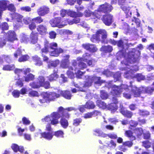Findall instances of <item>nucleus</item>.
<instances>
[{
    "label": "nucleus",
    "instance_id": "nucleus-1",
    "mask_svg": "<svg viewBox=\"0 0 154 154\" xmlns=\"http://www.w3.org/2000/svg\"><path fill=\"white\" fill-rule=\"evenodd\" d=\"M140 54L139 51L136 50L135 49H133L132 51L129 52L128 58H126V56L124 55L122 51H119L116 54L117 59L118 60H120L122 57H124L125 59V60L121 62L122 64L124 63L126 66L125 70L127 72H125L124 74L125 78L130 79L135 77L138 81L144 79L145 76L141 74H137L135 75H134V72L138 70V67L135 65L134 66L131 65L133 63H138L139 57Z\"/></svg>",
    "mask_w": 154,
    "mask_h": 154
},
{
    "label": "nucleus",
    "instance_id": "nucleus-2",
    "mask_svg": "<svg viewBox=\"0 0 154 154\" xmlns=\"http://www.w3.org/2000/svg\"><path fill=\"white\" fill-rule=\"evenodd\" d=\"M109 86L112 88V91L111 92V93L113 96H118L122 92L125 91L126 92H124L123 93L124 97L127 99H130L131 97V94L127 92L129 91L130 89L131 91L135 97L134 94L132 91V89L133 87L135 86H133L132 84V82H130V85L129 86L126 85H122L120 86H117L115 85H112L111 83L109 84Z\"/></svg>",
    "mask_w": 154,
    "mask_h": 154
},
{
    "label": "nucleus",
    "instance_id": "nucleus-3",
    "mask_svg": "<svg viewBox=\"0 0 154 154\" xmlns=\"http://www.w3.org/2000/svg\"><path fill=\"white\" fill-rule=\"evenodd\" d=\"M63 108L60 107L59 108L58 112H53L50 115H48L45 117L44 118L42 119V122H51V125H55L59 123L58 119L61 116Z\"/></svg>",
    "mask_w": 154,
    "mask_h": 154
},
{
    "label": "nucleus",
    "instance_id": "nucleus-4",
    "mask_svg": "<svg viewBox=\"0 0 154 154\" xmlns=\"http://www.w3.org/2000/svg\"><path fill=\"white\" fill-rule=\"evenodd\" d=\"M60 94L68 99H70L72 96L69 91H62L61 90L58 91L57 94L54 92H45L44 96L46 97L48 100H53L55 98L59 97L60 96Z\"/></svg>",
    "mask_w": 154,
    "mask_h": 154
},
{
    "label": "nucleus",
    "instance_id": "nucleus-5",
    "mask_svg": "<svg viewBox=\"0 0 154 154\" xmlns=\"http://www.w3.org/2000/svg\"><path fill=\"white\" fill-rule=\"evenodd\" d=\"M107 36L106 32L105 30L100 29L97 31L96 34L92 35L91 40L94 42H98L100 41L102 43H106Z\"/></svg>",
    "mask_w": 154,
    "mask_h": 154
},
{
    "label": "nucleus",
    "instance_id": "nucleus-6",
    "mask_svg": "<svg viewBox=\"0 0 154 154\" xmlns=\"http://www.w3.org/2000/svg\"><path fill=\"white\" fill-rule=\"evenodd\" d=\"M45 45H48L47 49H49L50 51L48 52L50 53L51 56H58L59 54L63 52V50L60 48H57V44L55 43H52L50 44L47 41L45 42Z\"/></svg>",
    "mask_w": 154,
    "mask_h": 154
},
{
    "label": "nucleus",
    "instance_id": "nucleus-7",
    "mask_svg": "<svg viewBox=\"0 0 154 154\" xmlns=\"http://www.w3.org/2000/svg\"><path fill=\"white\" fill-rule=\"evenodd\" d=\"M154 91L153 87H148L146 88H141L138 89L136 86H134L132 89V91L134 94L135 97H139L140 94L142 93L146 92L150 94Z\"/></svg>",
    "mask_w": 154,
    "mask_h": 154
},
{
    "label": "nucleus",
    "instance_id": "nucleus-8",
    "mask_svg": "<svg viewBox=\"0 0 154 154\" xmlns=\"http://www.w3.org/2000/svg\"><path fill=\"white\" fill-rule=\"evenodd\" d=\"M88 80L85 82L84 87H89L91 86L93 82H94L95 84H97L100 85L103 83V81L100 79V78L96 76H87Z\"/></svg>",
    "mask_w": 154,
    "mask_h": 154
},
{
    "label": "nucleus",
    "instance_id": "nucleus-9",
    "mask_svg": "<svg viewBox=\"0 0 154 154\" xmlns=\"http://www.w3.org/2000/svg\"><path fill=\"white\" fill-rule=\"evenodd\" d=\"M66 21V20L61 21V18L59 17L52 19L50 22L52 27H57L59 28H62L67 25V22Z\"/></svg>",
    "mask_w": 154,
    "mask_h": 154
},
{
    "label": "nucleus",
    "instance_id": "nucleus-10",
    "mask_svg": "<svg viewBox=\"0 0 154 154\" xmlns=\"http://www.w3.org/2000/svg\"><path fill=\"white\" fill-rule=\"evenodd\" d=\"M61 119L60 124L64 128H66L68 126L69 123L67 120L66 118L68 119L69 117V114L66 113V109L63 108V110L61 114Z\"/></svg>",
    "mask_w": 154,
    "mask_h": 154
},
{
    "label": "nucleus",
    "instance_id": "nucleus-11",
    "mask_svg": "<svg viewBox=\"0 0 154 154\" xmlns=\"http://www.w3.org/2000/svg\"><path fill=\"white\" fill-rule=\"evenodd\" d=\"M125 0H119V3L121 5V9L127 15V17H130L131 15V12L130 11V8L125 3Z\"/></svg>",
    "mask_w": 154,
    "mask_h": 154
},
{
    "label": "nucleus",
    "instance_id": "nucleus-12",
    "mask_svg": "<svg viewBox=\"0 0 154 154\" xmlns=\"http://www.w3.org/2000/svg\"><path fill=\"white\" fill-rule=\"evenodd\" d=\"M112 7L111 5L109 4L106 3L100 5L97 11L99 12L100 14H101L100 12L104 13L109 12L112 11ZM97 13H98V12H97Z\"/></svg>",
    "mask_w": 154,
    "mask_h": 154
},
{
    "label": "nucleus",
    "instance_id": "nucleus-13",
    "mask_svg": "<svg viewBox=\"0 0 154 154\" xmlns=\"http://www.w3.org/2000/svg\"><path fill=\"white\" fill-rule=\"evenodd\" d=\"M13 17L18 22H23L26 24H28L30 21L29 17H25L23 18V16L18 14H15L13 15Z\"/></svg>",
    "mask_w": 154,
    "mask_h": 154
},
{
    "label": "nucleus",
    "instance_id": "nucleus-14",
    "mask_svg": "<svg viewBox=\"0 0 154 154\" xmlns=\"http://www.w3.org/2000/svg\"><path fill=\"white\" fill-rule=\"evenodd\" d=\"M98 12L97 11H95L94 12H92L90 11L85 10L84 12L85 16L86 17H91L92 19H95L97 18L100 19L101 17V15L99 12Z\"/></svg>",
    "mask_w": 154,
    "mask_h": 154
},
{
    "label": "nucleus",
    "instance_id": "nucleus-15",
    "mask_svg": "<svg viewBox=\"0 0 154 154\" xmlns=\"http://www.w3.org/2000/svg\"><path fill=\"white\" fill-rule=\"evenodd\" d=\"M102 20L104 23L107 26H109L113 22V17L110 14L104 15Z\"/></svg>",
    "mask_w": 154,
    "mask_h": 154
},
{
    "label": "nucleus",
    "instance_id": "nucleus-16",
    "mask_svg": "<svg viewBox=\"0 0 154 154\" xmlns=\"http://www.w3.org/2000/svg\"><path fill=\"white\" fill-rule=\"evenodd\" d=\"M6 37L7 40L11 42L17 39L16 34L14 31H9L6 34Z\"/></svg>",
    "mask_w": 154,
    "mask_h": 154
},
{
    "label": "nucleus",
    "instance_id": "nucleus-17",
    "mask_svg": "<svg viewBox=\"0 0 154 154\" xmlns=\"http://www.w3.org/2000/svg\"><path fill=\"white\" fill-rule=\"evenodd\" d=\"M38 34L37 32L32 31L30 35V39L31 43L34 44L36 43L38 40Z\"/></svg>",
    "mask_w": 154,
    "mask_h": 154
},
{
    "label": "nucleus",
    "instance_id": "nucleus-18",
    "mask_svg": "<svg viewBox=\"0 0 154 154\" xmlns=\"http://www.w3.org/2000/svg\"><path fill=\"white\" fill-rule=\"evenodd\" d=\"M49 11V8L45 6H42L37 10L38 14L41 16H43L48 14Z\"/></svg>",
    "mask_w": 154,
    "mask_h": 154
},
{
    "label": "nucleus",
    "instance_id": "nucleus-19",
    "mask_svg": "<svg viewBox=\"0 0 154 154\" xmlns=\"http://www.w3.org/2000/svg\"><path fill=\"white\" fill-rule=\"evenodd\" d=\"M47 28L45 26L40 25L38 26L37 30L40 34L41 35L46 34L47 32Z\"/></svg>",
    "mask_w": 154,
    "mask_h": 154
},
{
    "label": "nucleus",
    "instance_id": "nucleus-20",
    "mask_svg": "<svg viewBox=\"0 0 154 154\" xmlns=\"http://www.w3.org/2000/svg\"><path fill=\"white\" fill-rule=\"evenodd\" d=\"M48 45H45L44 48L42 49L41 50V53L42 56L43 57V60L45 61H47L48 60V58L46 56L45 54L50 51L49 49H47V47Z\"/></svg>",
    "mask_w": 154,
    "mask_h": 154
},
{
    "label": "nucleus",
    "instance_id": "nucleus-21",
    "mask_svg": "<svg viewBox=\"0 0 154 154\" xmlns=\"http://www.w3.org/2000/svg\"><path fill=\"white\" fill-rule=\"evenodd\" d=\"M40 134H41V137H42L48 140L51 139L54 135L52 131H50L48 132H44Z\"/></svg>",
    "mask_w": 154,
    "mask_h": 154
},
{
    "label": "nucleus",
    "instance_id": "nucleus-22",
    "mask_svg": "<svg viewBox=\"0 0 154 154\" xmlns=\"http://www.w3.org/2000/svg\"><path fill=\"white\" fill-rule=\"evenodd\" d=\"M113 101L114 103H111L109 105V109L112 111H115L118 108V106L116 105L117 103V99L114 97H113Z\"/></svg>",
    "mask_w": 154,
    "mask_h": 154
},
{
    "label": "nucleus",
    "instance_id": "nucleus-23",
    "mask_svg": "<svg viewBox=\"0 0 154 154\" xmlns=\"http://www.w3.org/2000/svg\"><path fill=\"white\" fill-rule=\"evenodd\" d=\"M120 107H121V109L120 110V112L124 115L125 116L129 118H131L132 116V113L129 111L125 110L122 108V106H121V104H120Z\"/></svg>",
    "mask_w": 154,
    "mask_h": 154
},
{
    "label": "nucleus",
    "instance_id": "nucleus-24",
    "mask_svg": "<svg viewBox=\"0 0 154 154\" xmlns=\"http://www.w3.org/2000/svg\"><path fill=\"white\" fill-rule=\"evenodd\" d=\"M11 147L14 152H16L18 151L20 153H22L24 150V148L23 146H19L16 144H13Z\"/></svg>",
    "mask_w": 154,
    "mask_h": 154
},
{
    "label": "nucleus",
    "instance_id": "nucleus-25",
    "mask_svg": "<svg viewBox=\"0 0 154 154\" xmlns=\"http://www.w3.org/2000/svg\"><path fill=\"white\" fill-rule=\"evenodd\" d=\"M100 51L110 53L113 50L112 48L110 45L103 46L100 48Z\"/></svg>",
    "mask_w": 154,
    "mask_h": 154
},
{
    "label": "nucleus",
    "instance_id": "nucleus-26",
    "mask_svg": "<svg viewBox=\"0 0 154 154\" xmlns=\"http://www.w3.org/2000/svg\"><path fill=\"white\" fill-rule=\"evenodd\" d=\"M90 57V54L88 53H86L83 55L82 58L78 57L77 59L78 60L81 61L87 62L88 60L89 59Z\"/></svg>",
    "mask_w": 154,
    "mask_h": 154
},
{
    "label": "nucleus",
    "instance_id": "nucleus-27",
    "mask_svg": "<svg viewBox=\"0 0 154 154\" xmlns=\"http://www.w3.org/2000/svg\"><path fill=\"white\" fill-rule=\"evenodd\" d=\"M125 135L126 136L130 138V139L132 140H134L135 139V136L131 131H125Z\"/></svg>",
    "mask_w": 154,
    "mask_h": 154
},
{
    "label": "nucleus",
    "instance_id": "nucleus-28",
    "mask_svg": "<svg viewBox=\"0 0 154 154\" xmlns=\"http://www.w3.org/2000/svg\"><path fill=\"white\" fill-rule=\"evenodd\" d=\"M33 59L35 62H36L35 64L37 66H40L42 65V63L41 60H40V59L37 56L35 55L33 57Z\"/></svg>",
    "mask_w": 154,
    "mask_h": 154
},
{
    "label": "nucleus",
    "instance_id": "nucleus-29",
    "mask_svg": "<svg viewBox=\"0 0 154 154\" xmlns=\"http://www.w3.org/2000/svg\"><path fill=\"white\" fill-rule=\"evenodd\" d=\"M5 1H6L8 2L7 5H6V7L5 10L6 9L7 7L8 6V9L9 10H10L11 11H15V9L14 8V6L12 4H10V5H8L9 4V2L7 1H6V0H5ZM3 11H4V10L2 11V12L1 15L0 16V19H1V18L2 14V12Z\"/></svg>",
    "mask_w": 154,
    "mask_h": 154
},
{
    "label": "nucleus",
    "instance_id": "nucleus-30",
    "mask_svg": "<svg viewBox=\"0 0 154 154\" xmlns=\"http://www.w3.org/2000/svg\"><path fill=\"white\" fill-rule=\"evenodd\" d=\"M15 68L14 64L7 65H4L3 68L4 70L11 71L13 70Z\"/></svg>",
    "mask_w": 154,
    "mask_h": 154
},
{
    "label": "nucleus",
    "instance_id": "nucleus-31",
    "mask_svg": "<svg viewBox=\"0 0 154 154\" xmlns=\"http://www.w3.org/2000/svg\"><path fill=\"white\" fill-rule=\"evenodd\" d=\"M95 106L94 103L91 101L88 102L85 105V108L88 109H93L94 108Z\"/></svg>",
    "mask_w": 154,
    "mask_h": 154
},
{
    "label": "nucleus",
    "instance_id": "nucleus-32",
    "mask_svg": "<svg viewBox=\"0 0 154 154\" xmlns=\"http://www.w3.org/2000/svg\"><path fill=\"white\" fill-rule=\"evenodd\" d=\"M97 104L98 106L100 108L103 109L106 108V103L100 100H97Z\"/></svg>",
    "mask_w": 154,
    "mask_h": 154
},
{
    "label": "nucleus",
    "instance_id": "nucleus-33",
    "mask_svg": "<svg viewBox=\"0 0 154 154\" xmlns=\"http://www.w3.org/2000/svg\"><path fill=\"white\" fill-rule=\"evenodd\" d=\"M73 68L70 67L69 68V69L67 72V75L71 79L73 78L74 77V72H73Z\"/></svg>",
    "mask_w": 154,
    "mask_h": 154
},
{
    "label": "nucleus",
    "instance_id": "nucleus-34",
    "mask_svg": "<svg viewBox=\"0 0 154 154\" xmlns=\"http://www.w3.org/2000/svg\"><path fill=\"white\" fill-rule=\"evenodd\" d=\"M80 19L78 18H75L74 19L72 20H66V22H67V23H68V24L69 25H72L74 23H75L76 24L79 22L80 21Z\"/></svg>",
    "mask_w": 154,
    "mask_h": 154
},
{
    "label": "nucleus",
    "instance_id": "nucleus-35",
    "mask_svg": "<svg viewBox=\"0 0 154 154\" xmlns=\"http://www.w3.org/2000/svg\"><path fill=\"white\" fill-rule=\"evenodd\" d=\"M34 76L32 74H29L26 76L24 77L25 81L26 82H29L34 79Z\"/></svg>",
    "mask_w": 154,
    "mask_h": 154
},
{
    "label": "nucleus",
    "instance_id": "nucleus-36",
    "mask_svg": "<svg viewBox=\"0 0 154 154\" xmlns=\"http://www.w3.org/2000/svg\"><path fill=\"white\" fill-rule=\"evenodd\" d=\"M69 64V60L67 59L66 61L62 60L61 63V66L63 68H66L68 67Z\"/></svg>",
    "mask_w": 154,
    "mask_h": 154
},
{
    "label": "nucleus",
    "instance_id": "nucleus-37",
    "mask_svg": "<svg viewBox=\"0 0 154 154\" xmlns=\"http://www.w3.org/2000/svg\"><path fill=\"white\" fill-rule=\"evenodd\" d=\"M29 41V39L27 36L24 34H23L21 36V42L26 43H27Z\"/></svg>",
    "mask_w": 154,
    "mask_h": 154
},
{
    "label": "nucleus",
    "instance_id": "nucleus-38",
    "mask_svg": "<svg viewBox=\"0 0 154 154\" xmlns=\"http://www.w3.org/2000/svg\"><path fill=\"white\" fill-rule=\"evenodd\" d=\"M58 77V75L56 72H55L53 74H51L49 76V80L50 81L55 80Z\"/></svg>",
    "mask_w": 154,
    "mask_h": 154
},
{
    "label": "nucleus",
    "instance_id": "nucleus-39",
    "mask_svg": "<svg viewBox=\"0 0 154 154\" xmlns=\"http://www.w3.org/2000/svg\"><path fill=\"white\" fill-rule=\"evenodd\" d=\"M29 58V56L27 55H24L21 56L19 59L18 61L20 62H24L27 60Z\"/></svg>",
    "mask_w": 154,
    "mask_h": 154
},
{
    "label": "nucleus",
    "instance_id": "nucleus-40",
    "mask_svg": "<svg viewBox=\"0 0 154 154\" xmlns=\"http://www.w3.org/2000/svg\"><path fill=\"white\" fill-rule=\"evenodd\" d=\"M134 132L137 136H140L143 133V130L141 128H137L135 130Z\"/></svg>",
    "mask_w": 154,
    "mask_h": 154
},
{
    "label": "nucleus",
    "instance_id": "nucleus-41",
    "mask_svg": "<svg viewBox=\"0 0 154 154\" xmlns=\"http://www.w3.org/2000/svg\"><path fill=\"white\" fill-rule=\"evenodd\" d=\"M54 134L57 137H63V133L61 131H58L55 132Z\"/></svg>",
    "mask_w": 154,
    "mask_h": 154
},
{
    "label": "nucleus",
    "instance_id": "nucleus-42",
    "mask_svg": "<svg viewBox=\"0 0 154 154\" xmlns=\"http://www.w3.org/2000/svg\"><path fill=\"white\" fill-rule=\"evenodd\" d=\"M82 121V120L80 118L76 119L73 120V125L74 126H77L79 125Z\"/></svg>",
    "mask_w": 154,
    "mask_h": 154
},
{
    "label": "nucleus",
    "instance_id": "nucleus-43",
    "mask_svg": "<svg viewBox=\"0 0 154 154\" xmlns=\"http://www.w3.org/2000/svg\"><path fill=\"white\" fill-rule=\"evenodd\" d=\"M8 24L6 22L4 23L0 26V28L3 30H7L8 29Z\"/></svg>",
    "mask_w": 154,
    "mask_h": 154
},
{
    "label": "nucleus",
    "instance_id": "nucleus-44",
    "mask_svg": "<svg viewBox=\"0 0 154 154\" xmlns=\"http://www.w3.org/2000/svg\"><path fill=\"white\" fill-rule=\"evenodd\" d=\"M77 14L76 12L73 11L68 10V12L67 13V15L72 17H76Z\"/></svg>",
    "mask_w": 154,
    "mask_h": 154
},
{
    "label": "nucleus",
    "instance_id": "nucleus-45",
    "mask_svg": "<svg viewBox=\"0 0 154 154\" xmlns=\"http://www.w3.org/2000/svg\"><path fill=\"white\" fill-rule=\"evenodd\" d=\"M38 84L40 86H42L44 83L45 79L44 77L43 76H40L38 78Z\"/></svg>",
    "mask_w": 154,
    "mask_h": 154
},
{
    "label": "nucleus",
    "instance_id": "nucleus-46",
    "mask_svg": "<svg viewBox=\"0 0 154 154\" xmlns=\"http://www.w3.org/2000/svg\"><path fill=\"white\" fill-rule=\"evenodd\" d=\"M29 96L32 97H38L39 96L38 93L35 91H31L29 93Z\"/></svg>",
    "mask_w": 154,
    "mask_h": 154
},
{
    "label": "nucleus",
    "instance_id": "nucleus-47",
    "mask_svg": "<svg viewBox=\"0 0 154 154\" xmlns=\"http://www.w3.org/2000/svg\"><path fill=\"white\" fill-rule=\"evenodd\" d=\"M100 97L102 99H105L107 98L108 95L104 91H102L100 92Z\"/></svg>",
    "mask_w": 154,
    "mask_h": 154
},
{
    "label": "nucleus",
    "instance_id": "nucleus-48",
    "mask_svg": "<svg viewBox=\"0 0 154 154\" xmlns=\"http://www.w3.org/2000/svg\"><path fill=\"white\" fill-rule=\"evenodd\" d=\"M97 50V48L94 45L91 44L89 51L92 52H94Z\"/></svg>",
    "mask_w": 154,
    "mask_h": 154
},
{
    "label": "nucleus",
    "instance_id": "nucleus-49",
    "mask_svg": "<svg viewBox=\"0 0 154 154\" xmlns=\"http://www.w3.org/2000/svg\"><path fill=\"white\" fill-rule=\"evenodd\" d=\"M29 85L33 88H38L40 87L38 82L37 83L35 82L30 83Z\"/></svg>",
    "mask_w": 154,
    "mask_h": 154
},
{
    "label": "nucleus",
    "instance_id": "nucleus-50",
    "mask_svg": "<svg viewBox=\"0 0 154 154\" xmlns=\"http://www.w3.org/2000/svg\"><path fill=\"white\" fill-rule=\"evenodd\" d=\"M77 69L74 70L75 73L76 74V76L77 78H81V76L83 75V73L82 72L77 70Z\"/></svg>",
    "mask_w": 154,
    "mask_h": 154
},
{
    "label": "nucleus",
    "instance_id": "nucleus-51",
    "mask_svg": "<svg viewBox=\"0 0 154 154\" xmlns=\"http://www.w3.org/2000/svg\"><path fill=\"white\" fill-rule=\"evenodd\" d=\"M32 21H35L37 23H40L43 21V19L41 17H38L32 19Z\"/></svg>",
    "mask_w": 154,
    "mask_h": 154
},
{
    "label": "nucleus",
    "instance_id": "nucleus-52",
    "mask_svg": "<svg viewBox=\"0 0 154 154\" xmlns=\"http://www.w3.org/2000/svg\"><path fill=\"white\" fill-rule=\"evenodd\" d=\"M68 12V10H66L63 9H62L60 11V15L62 17H65L66 15H67Z\"/></svg>",
    "mask_w": 154,
    "mask_h": 154
},
{
    "label": "nucleus",
    "instance_id": "nucleus-53",
    "mask_svg": "<svg viewBox=\"0 0 154 154\" xmlns=\"http://www.w3.org/2000/svg\"><path fill=\"white\" fill-rule=\"evenodd\" d=\"M20 93L19 91L15 90L12 92V94L15 97L17 98L19 97Z\"/></svg>",
    "mask_w": 154,
    "mask_h": 154
},
{
    "label": "nucleus",
    "instance_id": "nucleus-54",
    "mask_svg": "<svg viewBox=\"0 0 154 154\" xmlns=\"http://www.w3.org/2000/svg\"><path fill=\"white\" fill-rule=\"evenodd\" d=\"M102 131L99 129H96L93 130V134L94 135L99 136Z\"/></svg>",
    "mask_w": 154,
    "mask_h": 154
},
{
    "label": "nucleus",
    "instance_id": "nucleus-55",
    "mask_svg": "<svg viewBox=\"0 0 154 154\" xmlns=\"http://www.w3.org/2000/svg\"><path fill=\"white\" fill-rule=\"evenodd\" d=\"M42 98L40 99L39 101L41 103H45L48 100L46 97L44 96V93L42 95Z\"/></svg>",
    "mask_w": 154,
    "mask_h": 154
},
{
    "label": "nucleus",
    "instance_id": "nucleus-56",
    "mask_svg": "<svg viewBox=\"0 0 154 154\" xmlns=\"http://www.w3.org/2000/svg\"><path fill=\"white\" fill-rule=\"evenodd\" d=\"M20 9L22 11H25L26 12H29L31 11V8L28 6L22 7L20 8Z\"/></svg>",
    "mask_w": 154,
    "mask_h": 154
},
{
    "label": "nucleus",
    "instance_id": "nucleus-57",
    "mask_svg": "<svg viewBox=\"0 0 154 154\" xmlns=\"http://www.w3.org/2000/svg\"><path fill=\"white\" fill-rule=\"evenodd\" d=\"M60 63V61L59 60H57L55 61H52L51 63V66L54 67H56Z\"/></svg>",
    "mask_w": 154,
    "mask_h": 154
},
{
    "label": "nucleus",
    "instance_id": "nucleus-58",
    "mask_svg": "<svg viewBox=\"0 0 154 154\" xmlns=\"http://www.w3.org/2000/svg\"><path fill=\"white\" fill-rule=\"evenodd\" d=\"M143 145L145 148H148L150 146L151 144L148 141H145L143 142Z\"/></svg>",
    "mask_w": 154,
    "mask_h": 154
},
{
    "label": "nucleus",
    "instance_id": "nucleus-59",
    "mask_svg": "<svg viewBox=\"0 0 154 154\" xmlns=\"http://www.w3.org/2000/svg\"><path fill=\"white\" fill-rule=\"evenodd\" d=\"M50 37L51 38H54L56 37V33L54 31H51L49 33Z\"/></svg>",
    "mask_w": 154,
    "mask_h": 154
},
{
    "label": "nucleus",
    "instance_id": "nucleus-60",
    "mask_svg": "<svg viewBox=\"0 0 154 154\" xmlns=\"http://www.w3.org/2000/svg\"><path fill=\"white\" fill-rule=\"evenodd\" d=\"M21 53L20 49L18 48L17 51L14 54V57L16 58H17L18 56H19L21 54Z\"/></svg>",
    "mask_w": 154,
    "mask_h": 154
},
{
    "label": "nucleus",
    "instance_id": "nucleus-61",
    "mask_svg": "<svg viewBox=\"0 0 154 154\" xmlns=\"http://www.w3.org/2000/svg\"><path fill=\"white\" fill-rule=\"evenodd\" d=\"M29 28L31 30L34 29L36 27V25L35 23H32L29 26Z\"/></svg>",
    "mask_w": 154,
    "mask_h": 154
},
{
    "label": "nucleus",
    "instance_id": "nucleus-62",
    "mask_svg": "<svg viewBox=\"0 0 154 154\" xmlns=\"http://www.w3.org/2000/svg\"><path fill=\"white\" fill-rule=\"evenodd\" d=\"M23 124L25 125H29L30 123V121L26 117H23L22 119Z\"/></svg>",
    "mask_w": 154,
    "mask_h": 154
},
{
    "label": "nucleus",
    "instance_id": "nucleus-63",
    "mask_svg": "<svg viewBox=\"0 0 154 154\" xmlns=\"http://www.w3.org/2000/svg\"><path fill=\"white\" fill-rule=\"evenodd\" d=\"M61 31L62 32H63L64 34H72V32L69 30L66 29H62L61 30Z\"/></svg>",
    "mask_w": 154,
    "mask_h": 154
},
{
    "label": "nucleus",
    "instance_id": "nucleus-64",
    "mask_svg": "<svg viewBox=\"0 0 154 154\" xmlns=\"http://www.w3.org/2000/svg\"><path fill=\"white\" fill-rule=\"evenodd\" d=\"M121 74L119 72H117L114 75V77L116 79V80H119L121 77Z\"/></svg>",
    "mask_w": 154,
    "mask_h": 154
}]
</instances>
